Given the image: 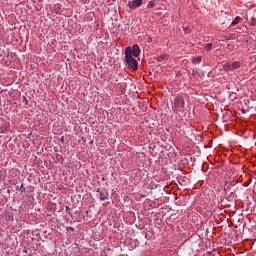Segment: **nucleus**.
Returning <instances> with one entry per match:
<instances>
[{
  "label": "nucleus",
  "instance_id": "nucleus-5",
  "mask_svg": "<svg viewBox=\"0 0 256 256\" xmlns=\"http://www.w3.org/2000/svg\"><path fill=\"white\" fill-rule=\"evenodd\" d=\"M139 57L141 55V49L139 48V45L134 44L131 48V56Z\"/></svg>",
  "mask_w": 256,
  "mask_h": 256
},
{
  "label": "nucleus",
  "instance_id": "nucleus-8",
  "mask_svg": "<svg viewBox=\"0 0 256 256\" xmlns=\"http://www.w3.org/2000/svg\"><path fill=\"white\" fill-rule=\"evenodd\" d=\"M202 59H203L202 56H198L192 60V63H194V65H199V63H201Z\"/></svg>",
  "mask_w": 256,
  "mask_h": 256
},
{
  "label": "nucleus",
  "instance_id": "nucleus-14",
  "mask_svg": "<svg viewBox=\"0 0 256 256\" xmlns=\"http://www.w3.org/2000/svg\"><path fill=\"white\" fill-rule=\"evenodd\" d=\"M156 59L159 63H161V61H165V55L158 56Z\"/></svg>",
  "mask_w": 256,
  "mask_h": 256
},
{
  "label": "nucleus",
  "instance_id": "nucleus-7",
  "mask_svg": "<svg viewBox=\"0 0 256 256\" xmlns=\"http://www.w3.org/2000/svg\"><path fill=\"white\" fill-rule=\"evenodd\" d=\"M240 67H241V62H239V61L232 62V69H234V71L236 69H239Z\"/></svg>",
  "mask_w": 256,
  "mask_h": 256
},
{
  "label": "nucleus",
  "instance_id": "nucleus-18",
  "mask_svg": "<svg viewBox=\"0 0 256 256\" xmlns=\"http://www.w3.org/2000/svg\"><path fill=\"white\" fill-rule=\"evenodd\" d=\"M66 211H69V207H66Z\"/></svg>",
  "mask_w": 256,
  "mask_h": 256
},
{
  "label": "nucleus",
  "instance_id": "nucleus-17",
  "mask_svg": "<svg viewBox=\"0 0 256 256\" xmlns=\"http://www.w3.org/2000/svg\"><path fill=\"white\" fill-rule=\"evenodd\" d=\"M66 211H69V207H66Z\"/></svg>",
  "mask_w": 256,
  "mask_h": 256
},
{
  "label": "nucleus",
  "instance_id": "nucleus-10",
  "mask_svg": "<svg viewBox=\"0 0 256 256\" xmlns=\"http://www.w3.org/2000/svg\"><path fill=\"white\" fill-rule=\"evenodd\" d=\"M204 49H206V51H211V49H213V44L212 43H208L204 46Z\"/></svg>",
  "mask_w": 256,
  "mask_h": 256
},
{
  "label": "nucleus",
  "instance_id": "nucleus-3",
  "mask_svg": "<svg viewBox=\"0 0 256 256\" xmlns=\"http://www.w3.org/2000/svg\"><path fill=\"white\" fill-rule=\"evenodd\" d=\"M97 193L100 201H107V199H109V192L104 188H98Z\"/></svg>",
  "mask_w": 256,
  "mask_h": 256
},
{
  "label": "nucleus",
  "instance_id": "nucleus-13",
  "mask_svg": "<svg viewBox=\"0 0 256 256\" xmlns=\"http://www.w3.org/2000/svg\"><path fill=\"white\" fill-rule=\"evenodd\" d=\"M250 25H251L252 27H255V25H256V18H255V17H252V18L250 19Z\"/></svg>",
  "mask_w": 256,
  "mask_h": 256
},
{
  "label": "nucleus",
  "instance_id": "nucleus-15",
  "mask_svg": "<svg viewBox=\"0 0 256 256\" xmlns=\"http://www.w3.org/2000/svg\"><path fill=\"white\" fill-rule=\"evenodd\" d=\"M212 256H221V254H219V252H217L216 254H213Z\"/></svg>",
  "mask_w": 256,
  "mask_h": 256
},
{
  "label": "nucleus",
  "instance_id": "nucleus-12",
  "mask_svg": "<svg viewBox=\"0 0 256 256\" xmlns=\"http://www.w3.org/2000/svg\"><path fill=\"white\" fill-rule=\"evenodd\" d=\"M16 190L20 191L21 193H25V186H23V184L20 186V188H19V186H17Z\"/></svg>",
  "mask_w": 256,
  "mask_h": 256
},
{
  "label": "nucleus",
  "instance_id": "nucleus-9",
  "mask_svg": "<svg viewBox=\"0 0 256 256\" xmlns=\"http://www.w3.org/2000/svg\"><path fill=\"white\" fill-rule=\"evenodd\" d=\"M241 22V17L237 16L231 23L232 26L238 25Z\"/></svg>",
  "mask_w": 256,
  "mask_h": 256
},
{
  "label": "nucleus",
  "instance_id": "nucleus-4",
  "mask_svg": "<svg viewBox=\"0 0 256 256\" xmlns=\"http://www.w3.org/2000/svg\"><path fill=\"white\" fill-rule=\"evenodd\" d=\"M143 5V0H130L128 1V7L129 9L135 10L139 9Z\"/></svg>",
  "mask_w": 256,
  "mask_h": 256
},
{
  "label": "nucleus",
  "instance_id": "nucleus-6",
  "mask_svg": "<svg viewBox=\"0 0 256 256\" xmlns=\"http://www.w3.org/2000/svg\"><path fill=\"white\" fill-rule=\"evenodd\" d=\"M222 68L224 69V71H234L233 62H227L223 64Z\"/></svg>",
  "mask_w": 256,
  "mask_h": 256
},
{
  "label": "nucleus",
  "instance_id": "nucleus-11",
  "mask_svg": "<svg viewBox=\"0 0 256 256\" xmlns=\"http://www.w3.org/2000/svg\"><path fill=\"white\" fill-rule=\"evenodd\" d=\"M156 3L155 1H150L147 5V9H153V7H155Z\"/></svg>",
  "mask_w": 256,
  "mask_h": 256
},
{
  "label": "nucleus",
  "instance_id": "nucleus-16",
  "mask_svg": "<svg viewBox=\"0 0 256 256\" xmlns=\"http://www.w3.org/2000/svg\"><path fill=\"white\" fill-rule=\"evenodd\" d=\"M70 231H74L73 227H70Z\"/></svg>",
  "mask_w": 256,
  "mask_h": 256
},
{
  "label": "nucleus",
  "instance_id": "nucleus-2",
  "mask_svg": "<svg viewBox=\"0 0 256 256\" xmlns=\"http://www.w3.org/2000/svg\"><path fill=\"white\" fill-rule=\"evenodd\" d=\"M173 107L175 111H183V108L185 107V100H183V97L181 96L176 97Z\"/></svg>",
  "mask_w": 256,
  "mask_h": 256
},
{
  "label": "nucleus",
  "instance_id": "nucleus-1",
  "mask_svg": "<svg viewBox=\"0 0 256 256\" xmlns=\"http://www.w3.org/2000/svg\"><path fill=\"white\" fill-rule=\"evenodd\" d=\"M125 61L129 69H132V71H137L139 63H137V59L131 56V46H128L125 49Z\"/></svg>",
  "mask_w": 256,
  "mask_h": 256
}]
</instances>
